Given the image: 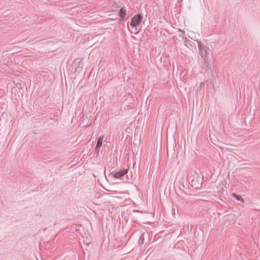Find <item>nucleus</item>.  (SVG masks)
Wrapping results in <instances>:
<instances>
[{
    "label": "nucleus",
    "instance_id": "obj_1",
    "mask_svg": "<svg viewBox=\"0 0 260 260\" xmlns=\"http://www.w3.org/2000/svg\"><path fill=\"white\" fill-rule=\"evenodd\" d=\"M196 41L198 44L199 54L204 59L205 63H206L209 56V48L202 44L200 41L197 40Z\"/></svg>",
    "mask_w": 260,
    "mask_h": 260
},
{
    "label": "nucleus",
    "instance_id": "obj_2",
    "mask_svg": "<svg viewBox=\"0 0 260 260\" xmlns=\"http://www.w3.org/2000/svg\"><path fill=\"white\" fill-rule=\"evenodd\" d=\"M143 16L141 14H137L135 15L131 20L130 26L133 27L139 26L142 21Z\"/></svg>",
    "mask_w": 260,
    "mask_h": 260
},
{
    "label": "nucleus",
    "instance_id": "obj_3",
    "mask_svg": "<svg viewBox=\"0 0 260 260\" xmlns=\"http://www.w3.org/2000/svg\"><path fill=\"white\" fill-rule=\"evenodd\" d=\"M128 172V169H123L118 172H113L110 174V175H112L115 178H120Z\"/></svg>",
    "mask_w": 260,
    "mask_h": 260
},
{
    "label": "nucleus",
    "instance_id": "obj_4",
    "mask_svg": "<svg viewBox=\"0 0 260 260\" xmlns=\"http://www.w3.org/2000/svg\"><path fill=\"white\" fill-rule=\"evenodd\" d=\"M103 139L104 136H101L98 139L95 148V150L97 153V155L99 154L100 148L102 145Z\"/></svg>",
    "mask_w": 260,
    "mask_h": 260
},
{
    "label": "nucleus",
    "instance_id": "obj_5",
    "mask_svg": "<svg viewBox=\"0 0 260 260\" xmlns=\"http://www.w3.org/2000/svg\"><path fill=\"white\" fill-rule=\"evenodd\" d=\"M119 15L122 19H123L126 16V10L123 8H121L119 12Z\"/></svg>",
    "mask_w": 260,
    "mask_h": 260
},
{
    "label": "nucleus",
    "instance_id": "obj_6",
    "mask_svg": "<svg viewBox=\"0 0 260 260\" xmlns=\"http://www.w3.org/2000/svg\"><path fill=\"white\" fill-rule=\"evenodd\" d=\"M232 196L236 200H237L238 201H241L242 202H244V200L242 198V197H241L239 195H238L235 193H232Z\"/></svg>",
    "mask_w": 260,
    "mask_h": 260
},
{
    "label": "nucleus",
    "instance_id": "obj_7",
    "mask_svg": "<svg viewBox=\"0 0 260 260\" xmlns=\"http://www.w3.org/2000/svg\"><path fill=\"white\" fill-rule=\"evenodd\" d=\"M200 185H201V184L200 182H197V183L196 182H195L194 180L192 179V186H194L196 188H198Z\"/></svg>",
    "mask_w": 260,
    "mask_h": 260
},
{
    "label": "nucleus",
    "instance_id": "obj_8",
    "mask_svg": "<svg viewBox=\"0 0 260 260\" xmlns=\"http://www.w3.org/2000/svg\"><path fill=\"white\" fill-rule=\"evenodd\" d=\"M144 234H142L140 236L139 240V244H143L144 243Z\"/></svg>",
    "mask_w": 260,
    "mask_h": 260
},
{
    "label": "nucleus",
    "instance_id": "obj_9",
    "mask_svg": "<svg viewBox=\"0 0 260 260\" xmlns=\"http://www.w3.org/2000/svg\"><path fill=\"white\" fill-rule=\"evenodd\" d=\"M179 37L180 38H182V39H183V40H184V42L185 43H187V42H188L189 41V40H188L186 37H184L183 36L179 35Z\"/></svg>",
    "mask_w": 260,
    "mask_h": 260
},
{
    "label": "nucleus",
    "instance_id": "obj_10",
    "mask_svg": "<svg viewBox=\"0 0 260 260\" xmlns=\"http://www.w3.org/2000/svg\"><path fill=\"white\" fill-rule=\"evenodd\" d=\"M179 31H180V32H181L183 35H184V34H185V31H184V30H183L179 29Z\"/></svg>",
    "mask_w": 260,
    "mask_h": 260
},
{
    "label": "nucleus",
    "instance_id": "obj_11",
    "mask_svg": "<svg viewBox=\"0 0 260 260\" xmlns=\"http://www.w3.org/2000/svg\"><path fill=\"white\" fill-rule=\"evenodd\" d=\"M204 82L201 83V84H200L201 86H204Z\"/></svg>",
    "mask_w": 260,
    "mask_h": 260
}]
</instances>
